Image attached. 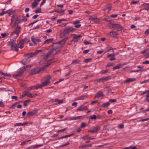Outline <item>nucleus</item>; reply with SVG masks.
Wrapping results in <instances>:
<instances>
[{
	"instance_id": "nucleus-30",
	"label": "nucleus",
	"mask_w": 149,
	"mask_h": 149,
	"mask_svg": "<svg viewBox=\"0 0 149 149\" xmlns=\"http://www.w3.org/2000/svg\"><path fill=\"white\" fill-rule=\"evenodd\" d=\"M111 6H106V7L104 9L105 11H107V12L111 10Z\"/></svg>"
},
{
	"instance_id": "nucleus-31",
	"label": "nucleus",
	"mask_w": 149,
	"mask_h": 149,
	"mask_svg": "<svg viewBox=\"0 0 149 149\" xmlns=\"http://www.w3.org/2000/svg\"><path fill=\"white\" fill-rule=\"evenodd\" d=\"M14 40L13 39H10V41H8L7 43V45H8L11 46L14 43Z\"/></svg>"
},
{
	"instance_id": "nucleus-51",
	"label": "nucleus",
	"mask_w": 149,
	"mask_h": 149,
	"mask_svg": "<svg viewBox=\"0 0 149 149\" xmlns=\"http://www.w3.org/2000/svg\"><path fill=\"white\" fill-rule=\"evenodd\" d=\"M82 36L80 35H78L77 36L74 37L75 38V39H77L79 38H80Z\"/></svg>"
},
{
	"instance_id": "nucleus-32",
	"label": "nucleus",
	"mask_w": 149,
	"mask_h": 149,
	"mask_svg": "<svg viewBox=\"0 0 149 149\" xmlns=\"http://www.w3.org/2000/svg\"><path fill=\"white\" fill-rule=\"evenodd\" d=\"M86 97V96L85 95H82L78 98L79 100H83L85 99V97Z\"/></svg>"
},
{
	"instance_id": "nucleus-59",
	"label": "nucleus",
	"mask_w": 149,
	"mask_h": 149,
	"mask_svg": "<svg viewBox=\"0 0 149 149\" xmlns=\"http://www.w3.org/2000/svg\"><path fill=\"white\" fill-rule=\"evenodd\" d=\"M86 125V123H82L81 125V127H85Z\"/></svg>"
},
{
	"instance_id": "nucleus-1",
	"label": "nucleus",
	"mask_w": 149,
	"mask_h": 149,
	"mask_svg": "<svg viewBox=\"0 0 149 149\" xmlns=\"http://www.w3.org/2000/svg\"><path fill=\"white\" fill-rule=\"evenodd\" d=\"M61 48V47L59 45L56 46L54 47L52 49H51L48 52L46 55L44 57V58L46 59L51 54H52L53 55L56 54L57 53L60 52Z\"/></svg>"
},
{
	"instance_id": "nucleus-40",
	"label": "nucleus",
	"mask_w": 149,
	"mask_h": 149,
	"mask_svg": "<svg viewBox=\"0 0 149 149\" xmlns=\"http://www.w3.org/2000/svg\"><path fill=\"white\" fill-rule=\"evenodd\" d=\"M41 9L40 8H39L37 10H36L35 11V13H41Z\"/></svg>"
},
{
	"instance_id": "nucleus-50",
	"label": "nucleus",
	"mask_w": 149,
	"mask_h": 149,
	"mask_svg": "<svg viewBox=\"0 0 149 149\" xmlns=\"http://www.w3.org/2000/svg\"><path fill=\"white\" fill-rule=\"evenodd\" d=\"M116 55V54H114L113 53V54H111L108 55L107 56L108 57H113L115 56Z\"/></svg>"
},
{
	"instance_id": "nucleus-19",
	"label": "nucleus",
	"mask_w": 149,
	"mask_h": 149,
	"mask_svg": "<svg viewBox=\"0 0 149 149\" xmlns=\"http://www.w3.org/2000/svg\"><path fill=\"white\" fill-rule=\"evenodd\" d=\"M28 123L26 122L23 123H16L14 125V126L16 127L20 126H24L27 125Z\"/></svg>"
},
{
	"instance_id": "nucleus-25",
	"label": "nucleus",
	"mask_w": 149,
	"mask_h": 149,
	"mask_svg": "<svg viewBox=\"0 0 149 149\" xmlns=\"http://www.w3.org/2000/svg\"><path fill=\"white\" fill-rule=\"evenodd\" d=\"M37 95V94H32L29 93H27V96L30 97H33Z\"/></svg>"
},
{
	"instance_id": "nucleus-28",
	"label": "nucleus",
	"mask_w": 149,
	"mask_h": 149,
	"mask_svg": "<svg viewBox=\"0 0 149 149\" xmlns=\"http://www.w3.org/2000/svg\"><path fill=\"white\" fill-rule=\"evenodd\" d=\"M49 66V64H46L43 66L40 69H39L40 70V72L41 71H43L46 68L48 67Z\"/></svg>"
},
{
	"instance_id": "nucleus-44",
	"label": "nucleus",
	"mask_w": 149,
	"mask_h": 149,
	"mask_svg": "<svg viewBox=\"0 0 149 149\" xmlns=\"http://www.w3.org/2000/svg\"><path fill=\"white\" fill-rule=\"evenodd\" d=\"M1 74L2 75H4V76H8V77L11 76V75H10V74H9V73H8V74L7 73H5L2 72L1 73Z\"/></svg>"
},
{
	"instance_id": "nucleus-41",
	"label": "nucleus",
	"mask_w": 149,
	"mask_h": 149,
	"mask_svg": "<svg viewBox=\"0 0 149 149\" xmlns=\"http://www.w3.org/2000/svg\"><path fill=\"white\" fill-rule=\"evenodd\" d=\"M97 81L98 82H104L103 78L101 79H97Z\"/></svg>"
},
{
	"instance_id": "nucleus-17",
	"label": "nucleus",
	"mask_w": 149,
	"mask_h": 149,
	"mask_svg": "<svg viewBox=\"0 0 149 149\" xmlns=\"http://www.w3.org/2000/svg\"><path fill=\"white\" fill-rule=\"evenodd\" d=\"M36 56L34 53H29L28 54H26L25 55V57H26V58H28L30 57H32L34 56Z\"/></svg>"
},
{
	"instance_id": "nucleus-60",
	"label": "nucleus",
	"mask_w": 149,
	"mask_h": 149,
	"mask_svg": "<svg viewBox=\"0 0 149 149\" xmlns=\"http://www.w3.org/2000/svg\"><path fill=\"white\" fill-rule=\"evenodd\" d=\"M1 35L2 37L3 38H5L7 35L6 33H2L1 34Z\"/></svg>"
},
{
	"instance_id": "nucleus-13",
	"label": "nucleus",
	"mask_w": 149,
	"mask_h": 149,
	"mask_svg": "<svg viewBox=\"0 0 149 149\" xmlns=\"http://www.w3.org/2000/svg\"><path fill=\"white\" fill-rule=\"evenodd\" d=\"M24 43L23 40L22 39L20 40L19 42L17 44L18 47L20 49H22L24 47Z\"/></svg>"
},
{
	"instance_id": "nucleus-6",
	"label": "nucleus",
	"mask_w": 149,
	"mask_h": 149,
	"mask_svg": "<svg viewBox=\"0 0 149 149\" xmlns=\"http://www.w3.org/2000/svg\"><path fill=\"white\" fill-rule=\"evenodd\" d=\"M74 30V29L73 28L70 27V28H66L64 29L63 32V36H66L69 34V33L72 32Z\"/></svg>"
},
{
	"instance_id": "nucleus-61",
	"label": "nucleus",
	"mask_w": 149,
	"mask_h": 149,
	"mask_svg": "<svg viewBox=\"0 0 149 149\" xmlns=\"http://www.w3.org/2000/svg\"><path fill=\"white\" fill-rule=\"evenodd\" d=\"M117 16V15L116 14L115 15H110V17L112 18H114Z\"/></svg>"
},
{
	"instance_id": "nucleus-4",
	"label": "nucleus",
	"mask_w": 149,
	"mask_h": 149,
	"mask_svg": "<svg viewBox=\"0 0 149 149\" xmlns=\"http://www.w3.org/2000/svg\"><path fill=\"white\" fill-rule=\"evenodd\" d=\"M109 25V27L114 30H116L117 31H120L122 30V26L119 24H112Z\"/></svg>"
},
{
	"instance_id": "nucleus-21",
	"label": "nucleus",
	"mask_w": 149,
	"mask_h": 149,
	"mask_svg": "<svg viewBox=\"0 0 149 149\" xmlns=\"http://www.w3.org/2000/svg\"><path fill=\"white\" fill-rule=\"evenodd\" d=\"M22 74L20 72H19L14 74L13 76L15 78H16L17 77H20Z\"/></svg>"
},
{
	"instance_id": "nucleus-62",
	"label": "nucleus",
	"mask_w": 149,
	"mask_h": 149,
	"mask_svg": "<svg viewBox=\"0 0 149 149\" xmlns=\"http://www.w3.org/2000/svg\"><path fill=\"white\" fill-rule=\"evenodd\" d=\"M84 44L86 45H87L88 44H91L92 43L91 42H89L88 41H85L84 42Z\"/></svg>"
},
{
	"instance_id": "nucleus-42",
	"label": "nucleus",
	"mask_w": 149,
	"mask_h": 149,
	"mask_svg": "<svg viewBox=\"0 0 149 149\" xmlns=\"http://www.w3.org/2000/svg\"><path fill=\"white\" fill-rule=\"evenodd\" d=\"M89 136L88 135H86L85 136L83 137V139L84 140H88Z\"/></svg>"
},
{
	"instance_id": "nucleus-11",
	"label": "nucleus",
	"mask_w": 149,
	"mask_h": 149,
	"mask_svg": "<svg viewBox=\"0 0 149 149\" xmlns=\"http://www.w3.org/2000/svg\"><path fill=\"white\" fill-rule=\"evenodd\" d=\"M31 40L35 44H37L36 42H40L41 41L40 39H36L34 38V36H32L31 37Z\"/></svg>"
},
{
	"instance_id": "nucleus-14",
	"label": "nucleus",
	"mask_w": 149,
	"mask_h": 149,
	"mask_svg": "<svg viewBox=\"0 0 149 149\" xmlns=\"http://www.w3.org/2000/svg\"><path fill=\"white\" fill-rule=\"evenodd\" d=\"M30 61V60L28 58H26L25 57L24 59H23L21 61V63L23 64L24 65L25 64H27L29 63Z\"/></svg>"
},
{
	"instance_id": "nucleus-36",
	"label": "nucleus",
	"mask_w": 149,
	"mask_h": 149,
	"mask_svg": "<svg viewBox=\"0 0 149 149\" xmlns=\"http://www.w3.org/2000/svg\"><path fill=\"white\" fill-rule=\"evenodd\" d=\"M90 118L92 120L96 119L97 118V116L96 115H94L90 116Z\"/></svg>"
},
{
	"instance_id": "nucleus-57",
	"label": "nucleus",
	"mask_w": 149,
	"mask_h": 149,
	"mask_svg": "<svg viewBox=\"0 0 149 149\" xmlns=\"http://www.w3.org/2000/svg\"><path fill=\"white\" fill-rule=\"evenodd\" d=\"M113 65V63H109L107 65L106 67H109L111 66H112Z\"/></svg>"
},
{
	"instance_id": "nucleus-43",
	"label": "nucleus",
	"mask_w": 149,
	"mask_h": 149,
	"mask_svg": "<svg viewBox=\"0 0 149 149\" xmlns=\"http://www.w3.org/2000/svg\"><path fill=\"white\" fill-rule=\"evenodd\" d=\"M42 50H36L34 53L35 55H36L38 53L40 52H42Z\"/></svg>"
},
{
	"instance_id": "nucleus-64",
	"label": "nucleus",
	"mask_w": 149,
	"mask_h": 149,
	"mask_svg": "<svg viewBox=\"0 0 149 149\" xmlns=\"http://www.w3.org/2000/svg\"><path fill=\"white\" fill-rule=\"evenodd\" d=\"M144 33L146 35L148 34L149 33V29L146 30V31Z\"/></svg>"
},
{
	"instance_id": "nucleus-55",
	"label": "nucleus",
	"mask_w": 149,
	"mask_h": 149,
	"mask_svg": "<svg viewBox=\"0 0 149 149\" xmlns=\"http://www.w3.org/2000/svg\"><path fill=\"white\" fill-rule=\"evenodd\" d=\"M144 57L145 58H147L149 57V52L147 53L144 55Z\"/></svg>"
},
{
	"instance_id": "nucleus-39",
	"label": "nucleus",
	"mask_w": 149,
	"mask_h": 149,
	"mask_svg": "<svg viewBox=\"0 0 149 149\" xmlns=\"http://www.w3.org/2000/svg\"><path fill=\"white\" fill-rule=\"evenodd\" d=\"M27 93L26 91H24L23 92L21 97L20 98H22L26 95H27Z\"/></svg>"
},
{
	"instance_id": "nucleus-48",
	"label": "nucleus",
	"mask_w": 149,
	"mask_h": 149,
	"mask_svg": "<svg viewBox=\"0 0 149 149\" xmlns=\"http://www.w3.org/2000/svg\"><path fill=\"white\" fill-rule=\"evenodd\" d=\"M11 98L12 99H15V100H18L17 97V96H12L11 97Z\"/></svg>"
},
{
	"instance_id": "nucleus-9",
	"label": "nucleus",
	"mask_w": 149,
	"mask_h": 149,
	"mask_svg": "<svg viewBox=\"0 0 149 149\" xmlns=\"http://www.w3.org/2000/svg\"><path fill=\"white\" fill-rule=\"evenodd\" d=\"M88 109V108L86 106L82 105L78 108L77 110V111H83L84 110H87Z\"/></svg>"
},
{
	"instance_id": "nucleus-38",
	"label": "nucleus",
	"mask_w": 149,
	"mask_h": 149,
	"mask_svg": "<svg viewBox=\"0 0 149 149\" xmlns=\"http://www.w3.org/2000/svg\"><path fill=\"white\" fill-rule=\"evenodd\" d=\"M43 146V144H39V145H36L34 146H33V147L34 148H37L40 146Z\"/></svg>"
},
{
	"instance_id": "nucleus-46",
	"label": "nucleus",
	"mask_w": 149,
	"mask_h": 149,
	"mask_svg": "<svg viewBox=\"0 0 149 149\" xmlns=\"http://www.w3.org/2000/svg\"><path fill=\"white\" fill-rule=\"evenodd\" d=\"M124 125L123 124H122L119 125L118 127L120 129H122L124 127Z\"/></svg>"
},
{
	"instance_id": "nucleus-58",
	"label": "nucleus",
	"mask_w": 149,
	"mask_h": 149,
	"mask_svg": "<svg viewBox=\"0 0 149 149\" xmlns=\"http://www.w3.org/2000/svg\"><path fill=\"white\" fill-rule=\"evenodd\" d=\"M149 81V79L146 80H145L142 82H141L140 83L141 84H142L144 83H146L147 82H148Z\"/></svg>"
},
{
	"instance_id": "nucleus-10",
	"label": "nucleus",
	"mask_w": 149,
	"mask_h": 149,
	"mask_svg": "<svg viewBox=\"0 0 149 149\" xmlns=\"http://www.w3.org/2000/svg\"><path fill=\"white\" fill-rule=\"evenodd\" d=\"M40 72V70H39V69L36 68H33L31 70V72L30 73L31 75H33L34 74L38 73Z\"/></svg>"
},
{
	"instance_id": "nucleus-8",
	"label": "nucleus",
	"mask_w": 149,
	"mask_h": 149,
	"mask_svg": "<svg viewBox=\"0 0 149 149\" xmlns=\"http://www.w3.org/2000/svg\"><path fill=\"white\" fill-rule=\"evenodd\" d=\"M108 35L111 38H116L118 36V34L116 31H111L109 32Z\"/></svg>"
},
{
	"instance_id": "nucleus-29",
	"label": "nucleus",
	"mask_w": 149,
	"mask_h": 149,
	"mask_svg": "<svg viewBox=\"0 0 149 149\" xmlns=\"http://www.w3.org/2000/svg\"><path fill=\"white\" fill-rule=\"evenodd\" d=\"M30 101V100H25L24 102V105L25 107L27 106L29 103Z\"/></svg>"
},
{
	"instance_id": "nucleus-49",
	"label": "nucleus",
	"mask_w": 149,
	"mask_h": 149,
	"mask_svg": "<svg viewBox=\"0 0 149 149\" xmlns=\"http://www.w3.org/2000/svg\"><path fill=\"white\" fill-rule=\"evenodd\" d=\"M6 11H8V13H8V14L9 16H10L13 13V12L10 10H8Z\"/></svg>"
},
{
	"instance_id": "nucleus-26",
	"label": "nucleus",
	"mask_w": 149,
	"mask_h": 149,
	"mask_svg": "<svg viewBox=\"0 0 149 149\" xmlns=\"http://www.w3.org/2000/svg\"><path fill=\"white\" fill-rule=\"evenodd\" d=\"M38 4V3L34 0V2L32 3L31 5V7L32 8H34L35 7H36Z\"/></svg>"
},
{
	"instance_id": "nucleus-54",
	"label": "nucleus",
	"mask_w": 149,
	"mask_h": 149,
	"mask_svg": "<svg viewBox=\"0 0 149 149\" xmlns=\"http://www.w3.org/2000/svg\"><path fill=\"white\" fill-rule=\"evenodd\" d=\"M65 11V10H61L60 11H58V10H57V12L59 13H61L63 12H64Z\"/></svg>"
},
{
	"instance_id": "nucleus-27",
	"label": "nucleus",
	"mask_w": 149,
	"mask_h": 149,
	"mask_svg": "<svg viewBox=\"0 0 149 149\" xmlns=\"http://www.w3.org/2000/svg\"><path fill=\"white\" fill-rule=\"evenodd\" d=\"M80 61L78 59H76L75 60H73L72 61L71 64H78L80 63Z\"/></svg>"
},
{
	"instance_id": "nucleus-12",
	"label": "nucleus",
	"mask_w": 149,
	"mask_h": 149,
	"mask_svg": "<svg viewBox=\"0 0 149 149\" xmlns=\"http://www.w3.org/2000/svg\"><path fill=\"white\" fill-rule=\"evenodd\" d=\"M11 49L13 50L16 51H17L18 50L17 45L15 43H14L11 46Z\"/></svg>"
},
{
	"instance_id": "nucleus-33",
	"label": "nucleus",
	"mask_w": 149,
	"mask_h": 149,
	"mask_svg": "<svg viewBox=\"0 0 149 149\" xmlns=\"http://www.w3.org/2000/svg\"><path fill=\"white\" fill-rule=\"evenodd\" d=\"M110 105V103L109 102H107L105 103L102 104V106L103 107H105L108 106Z\"/></svg>"
},
{
	"instance_id": "nucleus-2",
	"label": "nucleus",
	"mask_w": 149,
	"mask_h": 149,
	"mask_svg": "<svg viewBox=\"0 0 149 149\" xmlns=\"http://www.w3.org/2000/svg\"><path fill=\"white\" fill-rule=\"evenodd\" d=\"M21 30V27L18 24L17 25L16 27L12 33L11 36L14 39H15L18 36L19 33Z\"/></svg>"
},
{
	"instance_id": "nucleus-5",
	"label": "nucleus",
	"mask_w": 149,
	"mask_h": 149,
	"mask_svg": "<svg viewBox=\"0 0 149 149\" xmlns=\"http://www.w3.org/2000/svg\"><path fill=\"white\" fill-rule=\"evenodd\" d=\"M27 20V19L25 17L22 16H19L16 18L15 23L19 24L20 23L21 21H26Z\"/></svg>"
},
{
	"instance_id": "nucleus-37",
	"label": "nucleus",
	"mask_w": 149,
	"mask_h": 149,
	"mask_svg": "<svg viewBox=\"0 0 149 149\" xmlns=\"http://www.w3.org/2000/svg\"><path fill=\"white\" fill-rule=\"evenodd\" d=\"M22 40H24V43H27L28 42H30V40L29 39H28L27 38H25L24 39H22Z\"/></svg>"
},
{
	"instance_id": "nucleus-35",
	"label": "nucleus",
	"mask_w": 149,
	"mask_h": 149,
	"mask_svg": "<svg viewBox=\"0 0 149 149\" xmlns=\"http://www.w3.org/2000/svg\"><path fill=\"white\" fill-rule=\"evenodd\" d=\"M92 59V58L86 59L84 60L83 62L85 63H88L91 61Z\"/></svg>"
},
{
	"instance_id": "nucleus-56",
	"label": "nucleus",
	"mask_w": 149,
	"mask_h": 149,
	"mask_svg": "<svg viewBox=\"0 0 149 149\" xmlns=\"http://www.w3.org/2000/svg\"><path fill=\"white\" fill-rule=\"evenodd\" d=\"M139 2V1H133L131 2V4H136L137 3Z\"/></svg>"
},
{
	"instance_id": "nucleus-23",
	"label": "nucleus",
	"mask_w": 149,
	"mask_h": 149,
	"mask_svg": "<svg viewBox=\"0 0 149 149\" xmlns=\"http://www.w3.org/2000/svg\"><path fill=\"white\" fill-rule=\"evenodd\" d=\"M122 65L121 64H118L117 65H116L115 66L113 67V69L114 70L117 69L121 68L122 67Z\"/></svg>"
},
{
	"instance_id": "nucleus-52",
	"label": "nucleus",
	"mask_w": 149,
	"mask_h": 149,
	"mask_svg": "<svg viewBox=\"0 0 149 149\" xmlns=\"http://www.w3.org/2000/svg\"><path fill=\"white\" fill-rule=\"evenodd\" d=\"M89 51V50L88 49H86L83 51V53L84 54H86Z\"/></svg>"
},
{
	"instance_id": "nucleus-34",
	"label": "nucleus",
	"mask_w": 149,
	"mask_h": 149,
	"mask_svg": "<svg viewBox=\"0 0 149 149\" xmlns=\"http://www.w3.org/2000/svg\"><path fill=\"white\" fill-rule=\"evenodd\" d=\"M26 69L25 67L24 66L20 69L19 72L22 74L23 72L26 70Z\"/></svg>"
},
{
	"instance_id": "nucleus-47",
	"label": "nucleus",
	"mask_w": 149,
	"mask_h": 149,
	"mask_svg": "<svg viewBox=\"0 0 149 149\" xmlns=\"http://www.w3.org/2000/svg\"><path fill=\"white\" fill-rule=\"evenodd\" d=\"M109 77H103L104 81L109 80Z\"/></svg>"
},
{
	"instance_id": "nucleus-3",
	"label": "nucleus",
	"mask_w": 149,
	"mask_h": 149,
	"mask_svg": "<svg viewBox=\"0 0 149 149\" xmlns=\"http://www.w3.org/2000/svg\"><path fill=\"white\" fill-rule=\"evenodd\" d=\"M52 77L50 75H48L44 78V81L42 82L41 84L39 85V87L41 88L42 87L47 86L50 83V80L51 79Z\"/></svg>"
},
{
	"instance_id": "nucleus-22",
	"label": "nucleus",
	"mask_w": 149,
	"mask_h": 149,
	"mask_svg": "<svg viewBox=\"0 0 149 149\" xmlns=\"http://www.w3.org/2000/svg\"><path fill=\"white\" fill-rule=\"evenodd\" d=\"M39 86V85L38 84L37 85H34L29 87V90L30 91L32 89L35 88L36 89H37L39 88H40Z\"/></svg>"
},
{
	"instance_id": "nucleus-20",
	"label": "nucleus",
	"mask_w": 149,
	"mask_h": 149,
	"mask_svg": "<svg viewBox=\"0 0 149 149\" xmlns=\"http://www.w3.org/2000/svg\"><path fill=\"white\" fill-rule=\"evenodd\" d=\"M136 79L135 78H128L125 81V82L126 83H130L134 81Z\"/></svg>"
},
{
	"instance_id": "nucleus-53",
	"label": "nucleus",
	"mask_w": 149,
	"mask_h": 149,
	"mask_svg": "<svg viewBox=\"0 0 149 149\" xmlns=\"http://www.w3.org/2000/svg\"><path fill=\"white\" fill-rule=\"evenodd\" d=\"M109 101L111 102H115L116 101V99H110L109 100Z\"/></svg>"
},
{
	"instance_id": "nucleus-45",
	"label": "nucleus",
	"mask_w": 149,
	"mask_h": 149,
	"mask_svg": "<svg viewBox=\"0 0 149 149\" xmlns=\"http://www.w3.org/2000/svg\"><path fill=\"white\" fill-rule=\"evenodd\" d=\"M80 21L79 20H76L73 22V24L74 25H75L77 24H79L80 23Z\"/></svg>"
},
{
	"instance_id": "nucleus-24",
	"label": "nucleus",
	"mask_w": 149,
	"mask_h": 149,
	"mask_svg": "<svg viewBox=\"0 0 149 149\" xmlns=\"http://www.w3.org/2000/svg\"><path fill=\"white\" fill-rule=\"evenodd\" d=\"M53 40V38H51V39H47L44 42V44H45L46 43H49L50 42H51Z\"/></svg>"
},
{
	"instance_id": "nucleus-16",
	"label": "nucleus",
	"mask_w": 149,
	"mask_h": 149,
	"mask_svg": "<svg viewBox=\"0 0 149 149\" xmlns=\"http://www.w3.org/2000/svg\"><path fill=\"white\" fill-rule=\"evenodd\" d=\"M102 96H103V93L101 91H99L97 93L96 95L95 96V98H98Z\"/></svg>"
},
{
	"instance_id": "nucleus-7",
	"label": "nucleus",
	"mask_w": 149,
	"mask_h": 149,
	"mask_svg": "<svg viewBox=\"0 0 149 149\" xmlns=\"http://www.w3.org/2000/svg\"><path fill=\"white\" fill-rule=\"evenodd\" d=\"M100 129V127L98 125H96L95 127H93L92 128L89 130L88 132L93 133H95L99 131Z\"/></svg>"
},
{
	"instance_id": "nucleus-15",
	"label": "nucleus",
	"mask_w": 149,
	"mask_h": 149,
	"mask_svg": "<svg viewBox=\"0 0 149 149\" xmlns=\"http://www.w3.org/2000/svg\"><path fill=\"white\" fill-rule=\"evenodd\" d=\"M38 110H34L32 111H30L28 112L27 114V116H33L37 113Z\"/></svg>"
},
{
	"instance_id": "nucleus-18",
	"label": "nucleus",
	"mask_w": 149,
	"mask_h": 149,
	"mask_svg": "<svg viewBox=\"0 0 149 149\" xmlns=\"http://www.w3.org/2000/svg\"><path fill=\"white\" fill-rule=\"evenodd\" d=\"M68 38L66 37L64 39H63L62 40L58 42L57 44L58 45L61 44L62 45H63L65 44V42L68 40Z\"/></svg>"
},
{
	"instance_id": "nucleus-63",
	"label": "nucleus",
	"mask_w": 149,
	"mask_h": 149,
	"mask_svg": "<svg viewBox=\"0 0 149 149\" xmlns=\"http://www.w3.org/2000/svg\"><path fill=\"white\" fill-rule=\"evenodd\" d=\"M75 27L76 28H79L81 26V24H75Z\"/></svg>"
}]
</instances>
